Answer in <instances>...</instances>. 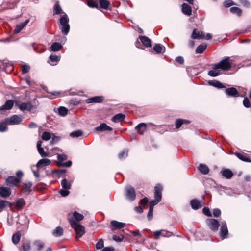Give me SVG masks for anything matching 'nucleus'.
Returning <instances> with one entry per match:
<instances>
[{
	"instance_id": "1",
	"label": "nucleus",
	"mask_w": 251,
	"mask_h": 251,
	"mask_svg": "<svg viewBox=\"0 0 251 251\" xmlns=\"http://www.w3.org/2000/svg\"><path fill=\"white\" fill-rule=\"evenodd\" d=\"M155 192L154 194V200L151 201L149 205H146L149 202V199L147 197L142 199V209L149 208V211L147 217L149 220L153 218V211L154 206L157 205L162 200V191L163 187L161 185L158 184L155 186Z\"/></svg>"
},
{
	"instance_id": "2",
	"label": "nucleus",
	"mask_w": 251,
	"mask_h": 251,
	"mask_svg": "<svg viewBox=\"0 0 251 251\" xmlns=\"http://www.w3.org/2000/svg\"><path fill=\"white\" fill-rule=\"evenodd\" d=\"M62 15L59 19L58 25L59 29L64 35H67L70 31V26L69 25V18L65 12H62Z\"/></svg>"
},
{
	"instance_id": "3",
	"label": "nucleus",
	"mask_w": 251,
	"mask_h": 251,
	"mask_svg": "<svg viewBox=\"0 0 251 251\" xmlns=\"http://www.w3.org/2000/svg\"><path fill=\"white\" fill-rule=\"evenodd\" d=\"M233 64H214L213 70L208 72V75L211 77H216L221 74L220 69L227 71L232 67Z\"/></svg>"
},
{
	"instance_id": "4",
	"label": "nucleus",
	"mask_w": 251,
	"mask_h": 251,
	"mask_svg": "<svg viewBox=\"0 0 251 251\" xmlns=\"http://www.w3.org/2000/svg\"><path fill=\"white\" fill-rule=\"evenodd\" d=\"M69 221L71 227L76 233V238L78 239L81 237L85 232L84 226L75 221L74 218H70Z\"/></svg>"
},
{
	"instance_id": "5",
	"label": "nucleus",
	"mask_w": 251,
	"mask_h": 251,
	"mask_svg": "<svg viewBox=\"0 0 251 251\" xmlns=\"http://www.w3.org/2000/svg\"><path fill=\"white\" fill-rule=\"evenodd\" d=\"M22 121V118L17 115L5 119V122L8 125H18L20 124Z\"/></svg>"
},
{
	"instance_id": "6",
	"label": "nucleus",
	"mask_w": 251,
	"mask_h": 251,
	"mask_svg": "<svg viewBox=\"0 0 251 251\" xmlns=\"http://www.w3.org/2000/svg\"><path fill=\"white\" fill-rule=\"evenodd\" d=\"M206 224L209 228L213 231L218 230L220 224L218 220L215 219H209L206 221Z\"/></svg>"
},
{
	"instance_id": "7",
	"label": "nucleus",
	"mask_w": 251,
	"mask_h": 251,
	"mask_svg": "<svg viewBox=\"0 0 251 251\" xmlns=\"http://www.w3.org/2000/svg\"><path fill=\"white\" fill-rule=\"evenodd\" d=\"M228 231L225 221L221 222L220 236L223 239L227 238Z\"/></svg>"
},
{
	"instance_id": "8",
	"label": "nucleus",
	"mask_w": 251,
	"mask_h": 251,
	"mask_svg": "<svg viewBox=\"0 0 251 251\" xmlns=\"http://www.w3.org/2000/svg\"><path fill=\"white\" fill-rule=\"evenodd\" d=\"M16 105H17L19 108L22 111H24L25 110L30 111L33 108V106L30 102L23 103L17 102L16 103Z\"/></svg>"
},
{
	"instance_id": "9",
	"label": "nucleus",
	"mask_w": 251,
	"mask_h": 251,
	"mask_svg": "<svg viewBox=\"0 0 251 251\" xmlns=\"http://www.w3.org/2000/svg\"><path fill=\"white\" fill-rule=\"evenodd\" d=\"M126 195L130 201H133L135 199L136 194L134 189L131 186H127L126 188Z\"/></svg>"
},
{
	"instance_id": "10",
	"label": "nucleus",
	"mask_w": 251,
	"mask_h": 251,
	"mask_svg": "<svg viewBox=\"0 0 251 251\" xmlns=\"http://www.w3.org/2000/svg\"><path fill=\"white\" fill-rule=\"evenodd\" d=\"M225 94L228 97H238L240 96L238 91L234 87L226 88Z\"/></svg>"
},
{
	"instance_id": "11",
	"label": "nucleus",
	"mask_w": 251,
	"mask_h": 251,
	"mask_svg": "<svg viewBox=\"0 0 251 251\" xmlns=\"http://www.w3.org/2000/svg\"><path fill=\"white\" fill-rule=\"evenodd\" d=\"M204 37V33L199 31L197 28L193 30L191 38L193 39H202Z\"/></svg>"
},
{
	"instance_id": "12",
	"label": "nucleus",
	"mask_w": 251,
	"mask_h": 251,
	"mask_svg": "<svg viewBox=\"0 0 251 251\" xmlns=\"http://www.w3.org/2000/svg\"><path fill=\"white\" fill-rule=\"evenodd\" d=\"M152 50L155 54H163L165 51V48L160 44H155Z\"/></svg>"
},
{
	"instance_id": "13",
	"label": "nucleus",
	"mask_w": 251,
	"mask_h": 251,
	"mask_svg": "<svg viewBox=\"0 0 251 251\" xmlns=\"http://www.w3.org/2000/svg\"><path fill=\"white\" fill-rule=\"evenodd\" d=\"M42 141H39L37 143V150L42 157H47L49 155V152H45L42 147Z\"/></svg>"
},
{
	"instance_id": "14",
	"label": "nucleus",
	"mask_w": 251,
	"mask_h": 251,
	"mask_svg": "<svg viewBox=\"0 0 251 251\" xmlns=\"http://www.w3.org/2000/svg\"><path fill=\"white\" fill-rule=\"evenodd\" d=\"M104 98L102 96H95L86 100L87 103H101L103 101Z\"/></svg>"
},
{
	"instance_id": "15",
	"label": "nucleus",
	"mask_w": 251,
	"mask_h": 251,
	"mask_svg": "<svg viewBox=\"0 0 251 251\" xmlns=\"http://www.w3.org/2000/svg\"><path fill=\"white\" fill-rule=\"evenodd\" d=\"M182 12L184 14L189 16L192 14V8L189 4L184 3L182 5Z\"/></svg>"
},
{
	"instance_id": "16",
	"label": "nucleus",
	"mask_w": 251,
	"mask_h": 251,
	"mask_svg": "<svg viewBox=\"0 0 251 251\" xmlns=\"http://www.w3.org/2000/svg\"><path fill=\"white\" fill-rule=\"evenodd\" d=\"M11 194L10 189L7 187L0 188V195L3 198H7Z\"/></svg>"
},
{
	"instance_id": "17",
	"label": "nucleus",
	"mask_w": 251,
	"mask_h": 251,
	"mask_svg": "<svg viewBox=\"0 0 251 251\" xmlns=\"http://www.w3.org/2000/svg\"><path fill=\"white\" fill-rule=\"evenodd\" d=\"M51 161L50 159L47 158H43L39 160L37 163L36 166L37 168H39L41 166H47L50 164Z\"/></svg>"
},
{
	"instance_id": "18",
	"label": "nucleus",
	"mask_w": 251,
	"mask_h": 251,
	"mask_svg": "<svg viewBox=\"0 0 251 251\" xmlns=\"http://www.w3.org/2000/svg\"><path fill=\"white\" fill-rule=\"evenodd\" d=\"M29 21V20L27 19L24 22H23L17 25L16 26V28L14 30V32L15 33H18L20 32L22 30V29L26 25L28 24Z\"/></svg>"
},
{
	"instance_id": "19",
	"label": "nucleus",
	"mask_w": 251,
	"mask_h": 251,
	"mask_svg": "<svg viewBox=\"0 0 251 251\" xmlns=\"http://www.w3.org/2000/svg\"><path fill=\"white\" fill-rule=\"evenodd\" d=\"M207 83L209 85L212 86L217 88H226V87L222 83L217 80H209L207 82Z\"/></svg>"
},
{
	"instance_id": "20",
	"label": "nucleus",
	"mask_w": 251,
	"mask_h": 251,
	"mask_svg": "<svg viewBox=\"0 0 251 251\" xmlns=\"http://www.w3.org/2000/svg\"><path fill=\"white\" fill-rule=\"evenodd\" d=\"M111 224L112 226L114 227L112 229L113 230L114 229H120L125 226L126 224L124 223L119 222L116 221H112L111 222Z\"/></svg>"
},
{
	"instance_id": "21",
	"label": "nucleus",
	"mask_w": 251,
	"mask_h": 251,
	"mask_svg": "<svg viewBox=\"0 0 251 251\" xmlns=\"http://www.w3.org/2000/svg\"><path fill=\"white\" fill-rule=\"evenodd\" d=\"M13 106V102L11 100L6 101L4 105L0 107V110L11 109Z\"/></svg>"
},
{
	"instance_id": "22",
	"label": "nucleus",
	"mask_w": 251,
	"mask_h": 251,
	"mask_svg": "<svg viewBox=\"0 0 251 251\" xmlns=\"http://www.w3.org/2000/svg\"><path fill=\"white\" fill-rule=\"evenodd\" d=\"M33 245L35 248V251H41L44 246V243L40 240L35 241L33 242Z\"/></svg>"
},
{
	"instance_id": "23",
	"label": "nucleus",
	"mask_w": 251,
	"mask_h": 251,
	"mask_svg": "<svg viewBox=\"0 0 251 251\" xmlns=\"http://www.w3.org/2000/svg\"><path fill=\"white\" fill-rule=\"evenodd\" d=\"M96 130L100 131L105 130L111 131L112 130V128L107 125L106 124L102 123L100 125V126L96 127Z\"/></svg>"
},
{
	"instance_id": "24",
	"label": "nucleus",
	"mask_w": 251,
	"mask_h": 251,
	"mask_svg": "<svg viewBox=\"0 0 251 251\" xmlns=\"http://www.w3.org/2000/svg\"><path fill=\"white\" fill-rule=\"evenodd\" d=\"M222 176L227 179L231 178L233 174L232 172L228 169H225L222 172Z\"/></svg>"
},
{
	"instance_id": "25",
	"label": "nucleus",
	"mask_w": 251,
	"mask_h": 251,
	"mask_svg": "<svg viewBox=\"0 0 251 251\" xmlns=\"http://www.w3.org/2000/svg\"><path fill=\"white\" fill-rule=\"evenodd\" d=\"M142 45L147 48L151 47V40L146 36H142Z\"/></svg>"
},
{
	"instance_id": "26",
	"label": "nucleus",
	"mask_w": 251,
	"mask_h": 251,
	"mask_svg": "<svg viewBox=\"0 0 251 251\" xmlns=\"http://www.w3.org/2000/svg\"><path fill=\"white\" fill-rule=\"evenodd\" d=\"M12 203L7 201L0 200V212H1L4 208L6 207H11Z\"/></svg>"
},
{
	"instance_id": "27",
	"label": "nucleus",
	"mask_w": 251,
	"mask_h": 251,
	"mask_svg": "<svg viewBox=\"0 0 251 251\" xmlns=\"http://www.w3.org/2000/svg\"><path fill=\"white\" fill-rule=\"evenodd\" d=\"M62 46L61 43L54 42L50 47V50L52 51H58L62 48Z\"/></svg>"
},
{
	"instance_id": "28",
	"label": "nucleus",
	"mask_w": 251,
	"mask_h": 251,
	"mask_svg": "<svg viewBox=\"0 0 251 251\" xmlns=\"http://www.w3.org/2000/svg\"><path fill=\"white\" fill-rule=\"evenodd\" d=\"M126 117V115L125 114L122 113H118L115 115L112 118V121L115 123L119 122L120 121H123Z\"/></svg>"
},
{
	"instance_id": "29",
	"label": "nucleus",
	"mask_w": 251,
	"mask_h": 251,
	"mask_svg": "<svg viewBox=\"0 0 251 251\" xmlns=\"http://www.w3.org/2000/svg\"><path fill=\"white\" fill-rule=\"evenodd\" d=\"M235 155L241 160L246 162H251V160L247 156L239 152H235Z\"/></svg>"
},
{
	"instance_id": "30",
	"label": "nucleus",
	"mask_w": 251,
	"mask_h": 251,
	"mask_svg": "<svg viewBox=\"0 0 251 251\" xmlns=\"http://www.w3.org/2000/svg\"><path fill=\"white\" fill-rule=\"evenodd\" d=\"M198 169L200 172L204 175L207 174L209 171L208 167L206 165L203 164H200Z\"/></svg>"
},
{
	"instance_id": "31",
	"label": "nucleus",
	"mask_w": 251,
	"mask_h": 251,
	"mask_svg": "<svg viewBox=\"0 0 251 251\" xmlns=\"http://www.w3.org/2000/svg\"><path fill=\"white\" fill-rule=\"evenodd\" d=\"M191 205L193 209L197 210L201 207L200 201L197 200H192L191 201Z\"/></svg>"
},
{
	"instance_id": "32",
	"label": "nucleus",
	"mask_w": 251,
	"mask_h": 251,
	"mask_svg": "<svg viewBox=\"0 0 251 251\" xmlns=\"http://www.w3.org/2000/svg\"><path fill=\"white\" fill-rule=\"evenodd\" d=\"M63 229L60 226L57 227L52 232L53 235L55 237H60L63 235Z\"/></svg>"
},
{
	"instance_id": "33",
	"label": "nucleus",
	"mask_w": 251,
	"mask_h": 251,
	"mask_svg": "<svg viewBox=\"0 0 251 251\" xmlns=\"http://www.w3.org/2000/svg\"><path fill=\"white\" fill-rule=\"evenodd\" d=\"M7 182L9 184H15L20 182V179L17 178L14 176H10L7 179Z\"/></svg>"
},
{
	"instance_id": "34",
	"label": "nucleus",
	"mask_w": 251,
	"mask_h": 251,
	"mask_svg": "<svg viewBox=\"0 0 251 251\" xmlns=\"http://www.w3.org/2000/svg\"><path fill=\"white\" fill-rule=\"evenodd\" d=\"M82 134L83 131L81 130H77L71 132L69 135L72 138H77L81 136Z\"/></svg>"
},
{
	"instance_id": "35",
	"label": "nucleus",
	"mask_w": 251,
	"mask_h": 251,
	"mask_svg": "<svg viewBox=\"0 0 251 251\" xmlns=\"http://www.w3.org/2000/svg\"><path fill=\"white\" fill-rule=\"evenodd\" d=\"M58 114L61 116H65L68 112V110L64 107H60L57 109Z\"/></svg>"
},
{
	"instance_id": "36",
	"label": "nucleus",
	"mask_w": 251,
	"mask_h": 251,
	"mask_svg": "<svg viewBox=\"0 0 251 251\" xmlns=\"http://www.w3.org/2000/svg\"><path fill=\"white\" fill-rule=\"evenodd\" d=\"M62 10L60 6L59 2H57L53 7L54 14H59L62 13Z\"/></svg>"
},
{
	"instance_id": "37",
	"label": "nucleus",
	"mask_w": 251,
	"mask_h": 251,
	"mask_svg": "<svg viewBox=\"0 0 251 251\" xmlns=\"http://www.w3.org/2000/svg\"><path fill=\"white\" fill-rule=\"evenodd\" d=\"M74 217L72 218H74V220L77 222H78L80 221H81L83 219L84 216L83 215L78 213L77 212L75 211L74 212L73 214Z\"/></svg>"
},
{
	"instance_id": "38",
	"label": "nucleus",
	"mask_w": 251,
	"mask_h": 251,
	"mask_svg": "<svg viewBox=\"0 0 251 251\" xmlns=\"http://www.w3.org/2000/svg\"><path fill=\"white\" fill-rule=\"evenodd\" d=\"M230 11L232 13L236 14L238 16H241L242 14V10L237 7H232L230 8Z\"/></svg>"
},
{
	"instance_id": "39",
	"label": "nucleus",
	"mask_w": 251,
	"mask_h": 251,
	"mask_svg": "<svg viewBox=\"0 0 251 251\" xmlns=\"http://www.w3.org/2000/svg\"><path fill=\"white\" fill-rule=\"evenodd\" d=\"M100 4L101 8L104 9H107L110 3L107 0H100Z\"/></svg>"
},
{
	"instance_id": "40",
	"label": "nucleus",
	"mask_w": 251,
	"mask_h": 251,
	"mask_svg": "<svg viewBox=\"0 0 251 251\" xmlns=\"http://www.w3.org/2000/svg\"><path fill=\"white\" fill-rule=\"evenodd\" d=\"M13 64H0V70L4 71L7 72V68L10 67L11 69L9 70L10 72L13 68Z\"/></svg>"
},
{
	"instance_id": "41",
	"label": "nucleus",
	"mask_w": 251,
	"mask_h": 251,
	"mask_svg": "<svg viewBox=\"0 0 251 251\" xmlns=\"http://www.w3.org/2000/svg\"><path fill=\"white\" fill-rule=\"evenodd\" d=\"M20 237L21 234L19 232L13 234L12 238L13 243L15 244L18 243L20 239Z\"/></svg>"
},
{
	"instance_id": "42",
	"label": "nucleus",
	"mask_w": 251,
	"mask_h": 251,
	"mask_svg": "<svg viewBox=\"0 0 251 251\" xmlns=\"http://www.w3.org/2000/svg\"><path fill=\"white\" fill-rule=\"evenodd\" d=\"M87 5L91 8H99L98 3L95 0H89L87 2Z\"/></svg>"
},
{
	"instance_id": "43",
	"label": "nucleus",
	"mask_w": 251,
	"mask_h": 251,
	"mask_svg": "<svg viewBox=\"0 0 251 251\" xmlns=\"http://www.w3.org/2000/svg\"><path fill=\"white\" fill-rule=\"evenodd\" d=\"M206 48V45L201 44L198 46L196 50V52L197 53H202L204 52Z\"/></svg>"
},
{
	"instance_id": "44",
	"label": "nucleus",
	"mask_w": 251,
	"mask_h": 251,
	"mask_svg": "<svg viewBox=\"0 0 251 251\" xmlns=\"http://www.w3.org/2000/svg\"><path fill=\"white\" fill-rule=\"evenodd\" d=\"M61 185L63 188L65 189H70L71 186V184L66 179H63L61 181Z\"/></svg>"
},
{
	"instance_id": "45",
	"label": "nucleus",
	"mask_w": 251,
	"mask_h": 251,
	"mask_svg": "<svg viewBox=\"0 0 251 251\" xmlns=\"http://www.w3.org/2000/svg\"><path fill=\"white\" fill-rule=\"evenodd\" d=\"M25 204V201L23 199L21 198L17 200L16 203V206L18 209H21Z\"/></svg>"
},
{
	"instance_id": "46",
	"label": "nucleus",
	"mask_w": 251,
	"mask_h": 251,
	"mask_svg": "<svg viewBox=\"0 0 251 251\" xmlns=\"http://www.w3.org/2000/svg\"><path fill=\"white\" fill-rule=\"evenodd\" d=\"M32 184L31 182H28V183H25L24 184V187H23V191L25 192H30L31 191V188L32 187Z\"/></svg>"
},
{
	"instance_id": "47",
	"label": "nucleus",
	"mask_w": 251,
	"mask_h": 251,
	"mask_svg": "<svg viewBox=\"0 0 251 251\" xmlns=\"http://www.w3.org/2000/svg\"><path fill=\"white\" fill-rule=\"evenodd\" d=\"M128 156V151L125 150L122 151L121 152L119 153L118 154V158L120 159H123L127 157Z\"/></svg>"
},
{
	"instance_id": "48",
	"label": "nucleus",
	"mask_w": 251,
	"mask_h": 251,
	"mask_svg": "<svg viewBox=\"0 0 251 251\" xmlns=\"http://www.w3.org/2000/svg\"><path fill=\"white\" fill-rule=\"evenodd\" d=\"M51 134L48 132H44L41 136V138L43 140L45 141H48L51 138Z\"/></svg>"
},
{
	"instance_id": "49",
	"label": "nucleus",
	"mask_w": 251,
	"mask_h": 251,
	"mask_svg": "<svg viewBox=\"0 0 251 251\" xmlns=\"http://www.w3.org/2000/svg\"><path fill=\"white\" fill-rule=\"evenodd\" d=\"M30 67L29 65L25 64L21 66V71L23 74L27 73L30 70Z\"/></svg>"
},
{
	"instance_id": "50",
	"label": "nucleus",
	"mask_w": 251,
	"mask_h": 251,
	"mask_svg": "<svg viewBox=\"0 0 251 251\" xmlns=\"http://www.w3.org/2000/svg\"><path fill=\"white\" fill-rule=\"evenodd\" d=\"M24 251H29L31 249L30 243L29 242H26L23 243L22 246Z\"/></svg>"
},
{
	"instance_id": "51",
	"label": "nucleus",
	"mask_w": 251,
	"mask_h": 251,
	"mask_svg": "<svg viewBox=\"0 0 251 251\" xmlns=\"http://www.w3.org/2000/svg\"><path fill=\"white\" fill-rule=\"evenodd\" d=\"M51 62H58L60 60V56L56 55L51 54L49 57Z\"/></svg>"
},
{
	"instance_id": "52",
	"label": "nucleus",
	"mask_w": 251,
	"mask_h": 251,
	"mask_svg": "<svg viewBox=\"0 0 251 251\" xmlns=\"http://www.w3.org/2000/svg\"><path fill=\"white\" fill-rule=\"evenodd\" d=\"M164 230H159L155 231L153 232L154 234V239L155 240H158L159 239V236L161 235V232H164Z\"/></svg>"
},
{
	"instance_id": "53",
	"label": "nucleus",
	"mask_w": 251,
	"mask_h": 251,
	"mask_svg": "<svg viewBox=\"0 0 251 251\" xmlns=\"http://www.w3.org/2000/svg\"><path fill=\"white\" fill-rule=\"evenodd\" d=\"M244 106L246 108L251 107V102L247 97H245L243 101Z\"/></svg>"
},
{
	"instance_id": "54",
	"label": "nucleus",
	"mask_w": 251,
	"mask_h": 251,
	"mask_svg": "<svg viewBox=\"0 0 251 251\" xmlns=\"http://www.w3.org/2000/svg\"><path fill=\"white\" fill-rule=\"evenodd\" d=\"M7 124H6V122L4 121V123H0V132H4L7 130V127L6 126Z\"/></svg>"
},
{
	"instance_id": "55",
	"label": "nucleus",
	"mask_w": 251,
	"mask_h": 251,
	"mask_svg": "<svg viewBox=\"0 0 251 251\" xmlns=\"http://www.w3.org/2000/svg\"><path fill=\"white\" fill-rule=\"evenodd\" d=\"M184 124L183 119H179L176 121V127L178 129Z\"/></svg>"
},
{
	"instance_id": "56",
	"label": "nucleus",
	"mask_w": 251,
	"mask_h": 251,
	"mask_svg": "<svg viewBox=\"0 0 251 251\" xmlns=\"http://www.w3.org/2000/svg\"><path fill=\"white\" fill-rule=\"evenodd\" d=\"M233 5L234 3L231 0H226L223 3V5L225 7H229Z\"/></svg>"
},
{
	"instance_id": "57",
	"label": "nucleus",
	"mask_w": 251,
	"mask_h": 251,
	"mask_svg": "<svg viewBox=\"0 0 251 251\" xmlns=\"http://www.w3.org/2000/svg\"><path fill=\"white\" fill-rule=\"evenodd\" d=\"M104 246L103 241L102 239L99 240L98 242L97 243L96 245V247L97 249H102Z\"/></svg>"
},
{
	"instance_id": "58",
	"label": "nucleus",
	"mask_w": 251,
	"mask_h": 251,
	"mask_svg": "<svg viewBox=\"0 0 251 251\" xmlns=\"http://www.w3.org/2000/svg\"><path fill=\"white\" fill-rule=\"evenodd\" d=\"M241 61L242 60H241V57L240 56H235L232 57L231 58L230 57L229 62L232 63L234 62H239V61Z\"/></svg>"
},
{
	"instance_id": "59",
	"label": "nucleus",
	"mask_w": 251,
	"mask_h": 251,
	"mask_svg": "<svg viewBox=\"0 0 251 251\" xmlns=\"http://www.w3.org/2000/svg\"><path fill=\"white\" fill-rule=\"evenodd\" d=\"M68 189H61L59 191V193L62 197H66L69 194V191L68 190Z\"/></svg>"
},
{
	"instance_id": "60",
	"label": "nucleus",
	"mask_w": 251,
	"mask_h": 251,
	"mask_svg": "<svg viewBox=\"0 0 251 251\" xmlns=\"http://www.w3.org/2000/svg\"><path fill=\"white\" fill-rule=\"evenodd\" d=\"M161 235L164 237H169L172 236H174V234L172 232L169 231H165L164 230V232H161Z\"/></svg>"
},
{
	"instance_id": "61",
	"label": "nucleus",
	"mask_w": 251,
	"mask_h": 251,
	"mask_svg": "<svg viewBox=\"0 0 251 251\" xmlns=\"http://www.w3.org/2000/svg\"><path fill=\"white\" fill-rule=\"evenodd\" d=\"M203 213L206 216H209V217H211L212 216V215H211V213L210 211V210L209 209V208L208 207H204L203 208Z\"/></svg>"
},
{
	"instance_id": "62",
	"label": "nucleus",
	"mask_w": 251,
	"mask_h": 251,
	"mask_svg": "<svg viewBox=\"0 0 251 251\" xmlns=\"http://www.w3.org/2000/svg\"><path fill=\"white\" fill-rule=\"evenodd\" d=\"M140 41H141V35L138 36L137 41L135 43L136 47L138 49H141V44L140 43Z\"/></svg>"
},
{
	"instance_id": "63",
	"label": "nucleus",
	"mask_w": 251,
	"mask_h": 251,
	"mask_svg": "<svg viewBox=\"0 0 251 251\" xmlns=\"http://www.w3.org/2000/svg\"><path fill=\"white\" fill-rule=\"evenodd\" d=\"M240 2L245 7L249 8L250 6V2L248 0H240Z\"/></svg>"
},
{
	"instance_id": "64",
	"label": "nucleus",
	"mask_w": 251,
	"mask_h": 251,
	"mask_svg": "<svg viewBox=\"0 0 251 251\" xmlns=\"http://www.w3.org/2000/svg\"><path fill=\"white\" fill-rule=\"evenodd\" d=\"M221 212L219 209L215 208L214 209L213 211V214L214 217H218L221 215Z\"/></svg>"
}]
</instances>
